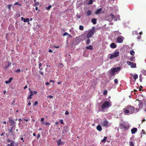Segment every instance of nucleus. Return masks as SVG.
I'll list each match as a JSON object with an SVG mask.
<instances>
[{"mask_svg": "<svg viewBox=\"0 0 146 146\" xmlns=\"http://www.w3.org/2000/svg\"><path fill=\"white\" fill-rule=\"evenodd\" d=\"M95 27H93L91 30H89L86 36V37L88 38H89L92 37V36L93 35L95 32Z\"/></svg>", "mask_w": 146, "mask_h": 146, "instance_id": "f257e3e1", "label": "nucleus"}, {"mask_svg": "<svg viewBox=\"0 0 146 146\" xmlns=\"http://www.w3.org/2000/svg\"><path fill=\"white\" fill-rule=\"evenodd\" d=\"M116 18V17L113 14H111L108 16L106 17V19L110 22L113 19H115Z\"/></svg>", "mask_w": 146, "mask_h": 146, "instance_id": "f03ea898", "label": "nucleus"}, {"mask_svg": "<svg viewBox=\"0 0 146 146\" xmlns=\"http://www.w3.org/2000/svg\"><path fill=\"white\" fill-rule=\"evenodd\" d=\"M110 104L109 102L107 101L105 102L101 106L102 110H104L105 108H108Z\"/></svg>", "mask_w": 146, "mask_h": 146, "instance_id": "7ed1b4c3", "label": "nucleus"}, {"mask_svg": "<svg viewBox=\"0 0 146 146\" xmlns=\"http://www.w3.org/2000/svg\"><path fill=\"white\" fill-rule=\"evenodd\" d=\"M119 55V52L118 51H116L113 54H111L110 56L109 57L110 59H113L117 57Z\"/></svg>", "mask_w": 146, "mask_h": 146, "instance_id": "20e7f679", "label": "nucleus"}, {"mask_svg": "<svg viewBox=\"0 0 146 146\" xmlns=\"http://www.w3.org/2000/svg\"><path fill=\"white\" fill-rule=\"evenodd\" d=\"M9 121L10 122L11 125L13 127L15 126V121L13 119V118H9Z\"/></svg>", "mask_w": 146, "mask_h": 146, "instance_id": "39448f33", "label": "nucleus"}, {"mask_svg": "<svg viewBox=\"0 0 146 146\" xmlns=\"http://www.w3.org/2000/svg\"><path fill=\"white\" fill-rule=\"evenodd\" d=\"M127 64L129 66L131 65V68L136 67V64L135 63L127 61Z\"/></svg>", "mask_w": 146, "mask_h": 146, "instance_id": "423d86ee", "label": "nucleus"}, {"mask_svg": "<svg viewBox=\"0 0 146 146\" xmlns=\"http://www.w3.org/2000/svg\"><path fill=\"white\" fill-rule=\"evenodd\" d=\"M129 111L130 112V113L131 114L133 113L134 111V108L132 106H128L127 108Z\"/></svg>", "mask_w": 146, "mask_h": 146, "instance_id": "0eeeda50", "label": "nucleus"}, {"mask_svg": "<svg viewBox=\"0 0 146 146\" xmlns=\"http://www.w3.org/2000/svg\"><path fill=\"white\" fill-rule=\"evenodd\" d=\"M108 72L111 76L114 75L115 73L112 68H111L110 70H109Z\"/></svg>", "mask_w": 146, "mask_h": 146, "instance_id": "6e6552de", "label": "nucleus"}, {"mask_svg": "<svg viewBox=\"0 0 146 146\" xmlns=\"http://www.w3.org/2000/svg\"><path fill=\"white\" fill-rule=\"evenodd\" d=\"M102 123V125L103 126H106V127H107L108 126V122L107 120H106L103 121Z\"/></svg>", "mask_w": 146, "mask_h": 146, "instance_id": "1a4fd4ad", "label": "nucleus"}, {"mask_svg": "<svg viewBox=\"0 0 146 146\" xmlns=\"http://www.w3.org/2000/svg\"><path fill=\"white\" fill-rule=\"evenodd\" d=\"M122 38H124L123 37H117V42L118 43H121L123 42V40L122 39Z\"/></svg>", "mask_w": 146, "mask_h": 146, "instance_id": "9d476101", "label": "nucleus"}, {"mask_svg": "<svg viewBox=\"0 0 146 146\" xmlns=\"http://www.w3.org/2000/svg\"><path fill=\"white\" fill-rule=\"evenodd\" d=\"M138 106L139 107V108L138 109H137L136 110H139L141 109L143 107V103L141 102H139V104H138Z\"/></svg>", "mask_w": 146, "mask_h": 146, "instance_id": "9b49d317", "label": "nucleus"}, {"mask_svg": "<svg viewBox=\"0 0 146 146\" xmlns=\"http://www.w3.org/2000/svg\"><path fill=\"white\" fill-rule=\"evenodd\" d=\"M110 47L112 48H115L117 46L116 45L114 42H112L110 45Z\"/></svg>", "mask_w": 146, "mask_h": 146, "instance_id": "f8f14e48", "label": "nucleus"}, {"mask_svg": "<svg viewBox=\"0 0 146 146\" xmlns=\"http://www.w3.org/2000/svg\"><path fill=\"white\" fill-rule=\"evenodd\" d=\"M113 70H114V72H117L118 71H119L121 70L120 67H118L117 68H112Z\"/></svg>", "mask_w": 146, "mask_h": 146, "instance_id": "ddd939ff", "label": "nucleus"}, {"mask_svg": "<svg viewBox=\"0 0 146 146\" xmlns=\"http://www.w3.org/2000/svg\"><path fill=\"white\" fill-rule=\"evenodd\" d=\"M137 129L136 128H134L132 129L131 130V132L132 134H135L137 131Z\"/></svg>", "mask_w": 146, "mask_h": 146, "instance_id": "4468645a", "label": "nucleus"}, {"mask_svg": "<svg viewBox=\"0 0 146 146\" xmlns=\"http://www.w3.org/2000/svg\"><path fill=\"white\" fill-rule=\"evenodd\" d=\"M130 75L133 77L134 79L135 80L138 77V75L137 74H135V75H134L133 74L131 73L130 74Z\"/></svg>", "mask_w": 146, "mask_h": 146, "instance_id": "2eb2a0df", "label": "nucleus"}, {"mask_svg": "<svg viewBox=\"0 0 146 146\" xmlns=\"http://www.w3.org/2000/svg\"><path fill=\"white\" fill-rule=\"evenodd\" d=\"M14 127L12 126V127H11L10 129H9L8 130H9V132L11 133L12 135H14V132L13 131V128Z\"/></svg>", "mask_w": 146, "mask_h": 146, "instance_id": "dca6fc26", "label": "nucleus"}, {"mask_svg": "<svg viewBox=\"0 0 146 146\" xmlns=\"http://www.w3.org/2000/svg\"><path fill=\"white\" fill-rule=\"evenodd\" d=\"M66 35L67 36V38L68 39L72 37V36L68 34L66 32H65L64 33V36Z\"/></svg>", "mask_w": 146, "mask_h": 146, "instance_id": "f3484780", "label": "nucleus"}, {"mask_svg": "<svg viewBox=\"0 0 146 146\" xmlns=\"http://www.w3.org/2000/svg\"><path fill=\"white\" fill-rule=\"evenodd\" d=\"M102 10V8H100L97 9L95 12L96 14H98L99 13L100 11Z\"/></svg>", "mask_w": 146, "mask_h": 146, "instance_id": "a211bd4d", "label": "nucleus"}, {"mask_svg": "<svg viewBox=\"0 0 146 146\" xmlns=\"http://www.w3.org/2000/svg\"><path fill=\"white\" fill-rule=\"evenodd\" d=\"M96 129L97 130L99 131H101L102 130V128L101 125H98L96 127Z\"/></svg>", "mask_w": 146, "mask_h": 146, "instance_id": "6ab92c4d", "label": "nucleus"}, {"mask_svg": "<svg viewBox=\"0 0 146 146\" xmlns=\"http://www.w3.org/2000/svg\"><path fill=\"white\" fill-rule=\"evenodd\" d=\"M96 20L97 19L95 18H93L92 20V22L94 24H96Z\"/></svg>", "mask_w": 146, "mask_h": 146, "instance_id": "aec40b11", "label": "nucleus"}, {"mask_svg": "<svg viewBox=\"0 0 146 146\" xmlns=\"http://www.w3.org/2000/svg\"><path fill=\"white\" fill-rule=\"evenodd\" d=\"M87 3L88 5L91 4L93 3V0H86Z\"/></svg>", "mask_w": 146, "mask_h": 146, "instance_id": "412c9836", "label": "nucleus"}, {"mask_svg": "<svg viewBox=\"0 0 146 146\" xmlns=\"http://www.w3.org/2000/svg\"><path fill=\"white\" fill-rule=\"evenodd\" d=\"M31 94L32 95V96L36 94H37V92L36 91H30Z\"/></svg>", "mask_w": 146, "mask_h": 146, "instance_id": "4be33fe9", "label": "nucleus"}, {"mask_svg": "<svg viewBox=\"0 0 146 146\" xmlns=\"http://www.w3.org/2000/svg\"><path fill=\"white\" fill-rule=\"evenodd\" d=\"M120 125L122 129H126L127 128L122 123H121Z\"/></svg>", "mask_w": 146, "mask_h": 146, "instance_id": "5701e85b", "label": "nucleus"}, {"mask_svg": "<svg viewBox=\"0 0 146 146\" xmlns=\"http://www.w3.org/2000/svg\"><path fill=\"white\" fill-rule=\"evenodd\" d=\"M123 110L125 113L126 114H127L128 113H129L130 112L128 110L127 108L126 109L125 108L123 109Z\"/></svg>", "mask_w": 146, "mask_h": 146, "instance_id": "b1692460", "label": "nucleus"}, {"mask_svg": "<svg viewBox=\"0 0 146 146\" xmlns=\"http://www.w3.org/2000/svg\"><path fill=\"white\" fill-rule=\"evenodd\" d=\"M92 12L90 11H88L86 13V14L87 16H90L92 14Z\"/></svg>", "mask_w": 146, "mask_h": 146, "instance_id": "393cba45", "label": "nucleus"}, {"mask_svg": "<svg viewBox=\"0 0 146 146\" xmlns=\"http://www.w3.org/2000/svg\"><path fill=\"white\" fill-rule=\"evenodd\" d=\"M129 60L131 61L134 62H135V58L134 57L131 56Z\"/></svg>", "mask_w": 146, "mask_h": 146, "instance_id": "a878e982", "label": "nucleus"}, {"mask_svg": "<svg viewBox=\"0 0 146 146\" xmlns=\"http://www.w3.org/2000/svg\"><path fill=\"white\" fill-rule=\"evenodd\" d=\"M57 144L58 146H59L60 145L62 144L61 140L60 139L58 140L57 141Z\"/></svg>", "mask_w": 146, "mask_h": 146, "instance_id": "bb28decb", "label": "nucleus"}, {"mask_svg": "<svg viewBox=\"0 0 146 146\" xmlns=\"http://www.w3.org/2000/svg\"><path fill=\"white\" fill-rule=\"evenodd\" d=\"M86 48L87 49L92 50L93 49V46L92 45H89Z\"/></svg>", "mask_w": 146, "mask_h": 146, "instance_id": "cd10ccee", "label": "nucleus"}, {"mask_svg": "<svg viewBox=\"0 0 146 146\" xmlns=\"http://www.w3.org/2000/svg\"><path fill=\"white\" fill-rule=\"evenodd\" d=\"M107 138L106 137H105L104 139L101 140V141L102 143H105L106 142V140Z\"/></svg>", "mask_w": 146, "mask_h": 146, "instance_id": "c85d7f7f", "label": "nucleus"}, {"mask_svg": "<svg viewBox=\"0 0 146 146\" xmlns=\"http://www.w3.org/2000/svg\"><path fill=\"white\" fill-rule=\"evenodd\" d=\"M129 144L130 146H134V143L133 141H130L129 142Z\"/></svg>", "mask_w": 146, "mask_h": 146, "instance_id": "c756f323", "label": "nucleus"}, {"mask_svg": "<svg viewBox=\"0 0 146 146\" xmlns=\"http://www.w3.org/2000/svg\"><path fill=\"white\" fill-rule=\"evenodd\" d=\"M29 21V18H25L24 20V22H28Z\"/></svg>", "mask_w": 146, "mask_h": 146, "instance_id": "7c9ffc66", "label": "nucleus"}, {"mask_svg": "<svg viewBox=\"0 0 146 146\" xmlns=\"http://www.w3.org/2000/svg\"><path fill=\"white\" fill-rule=\"evenodd\" d=\"M130 54L132 56H133L134 55L135 52L133 50H131L130 52Z\"/></svg>", "mask_w": 146, "mask_h": 146, "instance_id": "2f4dec72", "label": "nucleus"}, {"mask_svg": "<svg viewBox=\"0 0 146 146\" xmlns=\"http://www.w3.org/2000/svg\"><path fill=\"white\" fill-rule=\"evenodd\" d=\"M84 27L82 25H80L79 26V29L81 30V31H82L84 30Z\"/></svg>", "mask_w": 146, "mask_h": 146, "instance_id": "473e14b6", "label": "nucleus"}, {"mask_svg": "<svg viewBox=\"0 0 146 146\" xmlns=\"http://www.w3.org/2000/svg\"><path fill=\"white\" fill-rule=\"evenodd\" d=\"M142 73L144 75H146V70H143L142 71Z\"/></svg>", "mask_w": 146, "mask_h": 146, "instance_id": "72a5a7b5", "label": "nucleus"}, {"mask_svg": "<svg viewBox=\"0 0 146 146\" xmlns=\"http://www.w3.org/2000/svg\"><path fill=\"white\" fill-rule=\"evenodd\" d=\"M42 63H40L39 64V68L40 69V70H42L43 68H41V67L42 66Z\"/></svg>", "mask_w": 146, "mask_h": 146, "instance_id": "f704fd0d", "label": "nucleus"}, {"mask_svg": "<svg viewBox=\"0 0 146 146\" xmlns=\"http://www.w3.org/2000/svg\"><path fill=\"white\" fill-rule=\"evenodd\" d=\"M12 6V4H9L8 5V8L9 10H11V8Z\"/></svg>", "mask_w": 146, "mask_h": 146, "instance_id": "c9c22d12", "label": "nucleus"}, {"mask_svg": "<svg viewBox=\"0 0 146 146\" xmlns=\"http://www.w3.org/2000/svg\"><path fill=\"white\" fill-rule=\"evenodd\" d=\"M51 7H52V6L51 5H49L48 7H46V10H47L48 11L49 10H50V9L51 8Z\"/></svg>", "mask_w": 146, "mask_h": 146, "instance_id": "e433bc0d", "label": "nucleus"}, {"mask_svg": "<svg viewBox=\"0 0 146 146\" xmlns=\"http://www.w3.org/2000/svg\"><path fill=\"white\" fill-rule=\"evenodd\" d=\"M31 95V94L28 97L27 100H29V99H31L32 98L31 95Z\"/></svg>", "mask_w": 146, "mask_h": 146, "instance_id": "4c0bfd02", "label": "nucleus"}, {"mask_svg": "<svg viewBox=\"0 0 146 146\" xmlns=\"http://www.w3.org/2000/svg\"><path fill=\"white\" fill-rule=\"evenodd\" d=\"M14 5H18L20 6H21V5L18 2L15 3L14 4Z\"/></svg>", "mask_w": 146, "mask_h": 146, "instance_id": "58836bf2", "label": "nucleus"}, {"mask_svg": "<svg viewBox=\"0 0 146 146\" xmlns=\"http://www.w3.org/2000/svg\"><path fill=\"white\" fill-rule=\"evenodd\" d=\"M14 143H15V142H14V141H12V142L10 145V146H14Z\"/></svg>", "mask_w": 146, "mask_h": 146, "instance_id": "ea45409f", "label": "nucleus"}, {"mask_svg": "<svg viewBox=\"0 0 146 146\" xmlns=\"http://www.w3.org/2000/svg\"><path fill=\"white\" fill-rule=\"evenodd\" d=\"M114 82L115 84H117L118 82V80L117 79H115L114 80Z\"/></svg>", "mask_w": 146, "mask_h": 146, "instance_id": "a19ab883", "label": "nucleus"}, {"mask_svg": "<svg viewBox=\"0 0 146 146\" xmlns=\"http://www.w3.org/2000/svg\"><path fill=\"white\" fill-rule=\"evenodd\" d=\"M90 42V39H88L86 41V43L87 44H89Z\"/></svg>", "mask_w": 146, "mask_h": 146, "instance_id": "79ce46f5", "label": "nucleus"}, {"mask_svg": "<svg viewBox=\"0 0 146 146\" xmlns=\"http://www.w3.org/2000/svg\"><path fill=\"white\" fill-rule=\"evenodd\" d=\"M107 94V91L106 90H105L104 91L103 94L104 95H105Z\"/></svg>", "mask_w": 146, "mask_h": 146, "instance_id": "37998d69", "label": "nucleus"}, {"mask_svg": "<svg viewBox=\"0 0 146 146\" xmlns=\"http://www.w3.org/2000/svg\"><path fill=\"white\" fill-rule=\"evenodd\" d=\"M133 33L134 34H135L136 35H138L139 34V33L138 32H137L136 31H134L133 32Z\"/></svg>", "mask_w": 146, "mask_h": 146, "instance_id": "c03bdc74", "label": "nucleus"}, {"mask_svg": "<svg viewBox=\"0 0 146 146\" xmlns=\"http://www.w3.org/2000/svg\"><path fill=\"white\" fill-rule=\"evenodd\" d=\"M13 78L12 77L10 78L8 80V81L9 82V83H10L11 81L12 80H13Z\"/></svg>", "mask_w": 146, "mask_h": 146, "instance_id": "a18cd8bd", "label": "nucleus"}, {"mask_svg": "<svg viewBox=\"0 0 146 146\" xmlns=\"http://www.w3.org/2000/svg\"><path fill=\"white\" fill-rule=\"evenodd\" d=\"M141 134H145V131H144V130H142V132L141 133Z\"/></svg>", "mask_w": 146, "mask_h": 146, "instance_id": "49530a36", "label": "nucleus"}, {"mask_svg": "<svg viewBox=\"0 0 146 146\" xmlns=\"http://www.w3.org/2000/svg\"><path fill=\"white\" fill-rule=\"evenodd\" d=\"M39 3L38 2H35V5H36V6H37V5H39Z\"/></svg>", "mask_w": 146, "mask_h": 146, "instance_id": "de8ad7c7", "label": "nucleus"}, {"mask_svg": "<svg viewBox=\"0 0 146 146\" xmlns=\"http://www.w3.org/2000/svg\"><path fill=\"white\" fill-rule=\"evenodd\" d=\"M38 102L37 101H35V104L33 105L34 106H35L36 105H37L38 104Z\"/></svg>", "mask_w": 146, "mask_h": 146, "instance_id": "09e8293b", "label": "nucleus"}, {"mask_svg": "<svg viewBox=\"0 0 146 146\" xmlns=\"http://www.w3.org/2000/svg\"><path fill=\"white\" fill-rule=\"evenodd\" d=\"M39 73H40V74H41L42 76H43L44 75V73H43V72L41 71H39Z\"/></svg>", "mask_w": 146, "mask_h": 146, "instance_id": "8fccbe9b", "label": "nucleus"}, {"mask_svg": "<svg viewBox=\"0 0 146 146\" xmlns=\"http://www.w3.org/2000/svg\"><path fill=\"white\" fill-rule=\"evenodd\" d=\"M141 38V35H139L137 37V38L138 39H140Z\"/></svg>", "mask_w": 146, "mask_h": 146, "instance_id": "3c124183", "label": "nucleus"}, {"mask_svg": "<svg viewBox=\"0 0 146 146\" xmlns=\"http://www.w3.org/2000/svg\"><path fill=\"white\" fill-rule=\"evenodd\" d=\"M40 137V134H38L37 135V139H38Z\"/></svg>", "mask_w": 146, "mask_h": 146, "instance_id": "603ef678", "label": "nucleus"}, {"mask_svg": "<svg viewBox=\"0 0 146 146\" xmlns=\"http://www.w3.org/2000/svg\"><path fill=\"white\" fill-rule=\"evenodd\" d=\"M45 125H50V123L49 122H46L45 124H44Z\"/></svg>", "mask_w": 146, "mask_h": 146, "instance_id": "864d4df0", "label": "nucleus"}, {"mask_svg": "<svg viewBox=\"0 0 146 146\" xmlns=\"http://www.w3.org/2000/svg\"><path fill=\"white\" fill-rule=\"evenodd\" d=\"M20 69H17V70H16V71H15V72H20Z\"/></svg>", "mask_w": 146, "mask_h": 146, "instance_id": "5fc2aeb1", "label": "nucleus"}, {"mask_svg": "<svg viewBox=\"0 0 146 146\" xmlns=\"http://www.w3.org/2000/svg\"><path fill=\"white\" fill-rule=\"evenodd\" d=\"M59 46H55V45L54 46V47L56 48H59Z\"/></svg>", "mask_w": 146, "mask_h": 146, "instance_id": "6e6d98bb", "label": "nucleus"}, {"mask_svg": "<svg viewBox=\"0 0 146 146\" xmlns=\"http://www.w3.org/2000/svg\"><path fill=\"white\" fill-rule=\"evenodd\" d=\"M48 98H53V96L51 95H49L48 96Z\"/></svg>", "mask_w": 146, "mask_h": 146, "instance_id": "4d7b16f0", "label": "nucleus"}, {"mask_svg": "<svg viewBox=\"0 0 146 146\" xmlns=\"http://www.w3.org/2000/svg\"><path fill=\"white\" fill-rule=\"evenodd\" d=\"M69 114V112L67 111H66V112H65V114L66 115H68Z\"/></svg>", "mask_w": 146, "mask_h": 146, "instance_id": "13d9d810", "label": "nucleus"}, {"mask_svg": "<svg viewBox=\"0 0 146 146\" xmlns=\"http://www.w3.org/2000/svg\"><path fill=\"white\" fill-rule=\"evenodd\" d=\"M44 118H42L41 119L40 121H44Z\"/></svg>", "mask_w": 146, "mask_h": 146, "instance_id": "bf43d9fd", "label": "nucleus"}, {"mask_svg": "<svg viewBox=\"0 0 146 146\" xmlns=\"http://www.w3.org/2000/svg\"><path fill=\"white\" fill-rule=\"evenodd\" d=\"M48 52H52V51L51 49H49L48 50Z\"/></svg>", "mask_w": 146, "mask_h": 146, "instance_id": "052dcab7", "label": "nucleus"}, {"mask_svg": "<svg viewBox=\"0 0 146 146\" xmlns=\"http://www.w3.org/2000/svg\"><path fill=\"white\" fill-rule=\"evenodd\" d=\"M27 85L26 86H25L24 87V89H25L26 88H27Z\"/></svg>", "mask_w": 146, "mask_h": 146, "instance_id": "680f3d73", "label": "nucleus"}, {"mask_svg": "<svg viewBox=\"0 0 146 146\" xmlns=\"http://www.w3.org/2000/svg\"><path fill=\"white\" fill-rule=\"evenodd\" d=\"M5 83L7 84H8L9 83L8 81H5Z\"/></svg>", "mask_w": 146, "mask_h": 146, "instance_id": "e2e57ef3", "label": "nucleus"}, {"mask_svg": "<svg viewBox=\"0 0 146 146\" xmlns=\"http://www.w3.org/2000/svg\"><path fill=\"white\" fill-rule=\"evenodd\" d=\"M145 119H143L142 121V123H143V122H145Z\"/></svg>", "mask_w": 146, "mask_h": 146, "instance_id": "0e129e2a", "label": "nucleus"}, {"mask_svg": "<svg viewBox=\"0 0 146 146\" xmlns=\"http://www.w3.org/2000/svg\"><path fill=\"white\" fill-rule=\"evenodd\" d=\"M60 122H61V123H62V124H63L64 123H63V120H60Z\"/></svg>", "mask_w": 146, "mask_h": 146, "instance_id": "69168bd1", "label": "nucleus"}, {"mask_svg": "<svg viewBox=\"0 0 146 146\" xmlns=\"http://www.w3.org/2000/svg\"><path fill=\"white\" fill-rule=\"evenodd\" d=\"M18 120L20 122H21V121H22V120L21 118L19 119Z\"/></svg>", "mask_w": 146, "mask_h": 146, "instance_id": "338daca9", "label": "nucleus"}, {"mask_svg": "<svg viewBox=\"0 0 146 146\" xmlns=\"http://www.w3.org/2000/svg\"><path fill=\"white\" fill-rule=\"evenodd\" d=\"M45 84L46 85H49L50 84L48 82H46L45 83Z\"/></svg>", "mask_w": 146, "mask_h": 146, "instance_id": "774afa93", "label": "nucleus"}]
</instances>
